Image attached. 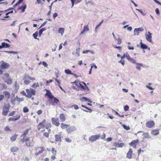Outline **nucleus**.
Instances as JSON below:
<instances>
[{"label": "nucleus", "instance_id": "nucleus-1", "mask_svg": "<svg viewBox=\"0 0 161 161\" xmlns=\"http://www.w3.org/2000/svg\"><path fill=\"white\" fill-rule=\"evenodd\" d=\"M24 83L26 85L29 84L31 81H34L35 78L33 77L30 76L29 74H25L24 75L23 78Z\"/></svg>", "mask_w": 161, "mask_h": 161}, {"label": "nucleus", "instance_id": "nucleus-2", "mask_svg": "<svg viewBox=\"0 0 161 161\" xmlns=\"http://www.w3.org/2000/svg\"><path fill=\"white\" fill-rule=\"evenodd\" d=\"M46 93L45 95L47 96L49 98V101L50 102L51 101L53 100V102L56 103H57L59 102V100L56 98L48 90H46Z\"/></svg>", "mask_w": 161, "mask_h": 161}, {"label": "nucleus", "instance_id": "nucleus-3", "mask_svg": "<svg viewBox=\"0 0 161 161\" xmlns=\"http://www.w3.org/2000/svg\"><path fill=\"white\" fill-rule=\"evenodd\" d=\"M10 107V104L8 103L5 104L3 107L2 114L4 116H6L8 112Z\"/></svg>", "mask_w": 161, "mask_h": 161}, {"label": "nucleus", "instance_id": "nucleus-4", "mask_svg": "<svg viewBox=\"0 0 161 161\" xmlns=\"http://www.w3.org/2000/svg\"><path fill=\"white\" fill-rule=\"evenodd\" d=\"M26 92L27 93V96L29 98L31 97L32 95H35V91L32 88L26 89Z\"/></svg>", "mask_w": 161, "mask_h": 161}, {"label": "nucleus", "instance_id": "nucleus-5", "mask_svg": "<svg viewBox=\"0 0 161 161\" xmlns=\"http://www.w3.org/2000/svg\"><path fill=\"white\" fill-rule=\"evenodd\" d=\"M100 137V136L99 135H95L91 136L89 138V141L92 142L96 141Z\"/></svg>", "mask_w": 161, "mask_h": 161}, {"label": "nucleus", "instance_id": "nucleus-6", "mask_svg": "<svg viewBox=\"0 0 161 161\" xmlns=\"http://www.w3.org/2000/svg\"><path fill=\"white\" fill-rule=\"evenodd\" d=\"M145 37L147 41L151 43L152 42V34L150 32L148 31L147 32H146L145 34Z\"/></svg>", "mask_w": 161, "mask_h": 161}, {"label": "nucleus", "instance_id": "nucleus-7", "mask_svg": "<svg viewBox=\"0 0 161 161\" xmlns=\"http://www.w3.org/2000/svg\"><path fill=\"white\" fill-rule=\"evenodd\" d=\"M25 144L27 147L32 146L33 145V141L31 138H29L26 139L25 140Z\"/></svg>", "mask_w": 161, "mask_h": 161}, {"label": "nucleus", "instance_id": "nucleus-8", "mask_svg": "<svg viewBox=\"0 0 161 161\" xmlns=\"http://www.w3.org/2000/svg\"><path fill=\"white\" fill-rule=\"evenodd\" d=\"M9 66V64L7 63L4 62L2 61L1 62V64L0 65V67L3 69H7Z\"/></svg>", "mask_w": 161, "mask_h": 161}, {"label": "nucleus", "instance_id": "nucleus-9", "mask_svg": "<svg viewBox=\"0 0 161 161\" xmlns=\"http://www.w3.org/2000/svg\"><path fill=\"white\" fill-rule=\"evenodd\" d=\"M155 125V123L153 120H150L146 123V126L148 128H151Z\"/></svg>", "mask_w": 161, "mask_h": 161}, {"label": "nucleus", "instance_id": "nucleus-10", "mask_svg": "<svg viewBox=\"0 0 161 161\" xmlns=\"http://www.w3.org/2000/svg\"><path fill=\"white\" fill-rule=\"evenodd\" d=\"M144 30L143 28L142 27H140L135 28L134 30V35H138L140 32L143 31Z\"/></svg>", "mask_w": 161, "mask_h": 161}, {"label": "nucleus", "instance_id": "nucleus-11", "mask_svg": "<svg viewBox=\"0 0 161 161\" xmlns=\"http://www.w3.org/2000/svg\"><path fill=\"white\" fill-rule=\"evenodd\" d=\"M76 128L75 126H71L66 129V130L68 133H71L76 130Z\"/></svg>", "mask_w": 161, "mask_h": 161}, {"label": "nucleus", "instance_id": "nucleus-12", "mask_svg": "<svg viewBox=\"0 0 161 161\" xmlns=\"http://www.w3.org/2000/svg\"><path fill=\"white\" fill-rule=\"evenodd\" d=\"M52 121L53 124L57 126H58L60 124L59 122L58 118H53L52 119Z\"/></svg>", "mask_w": 161, "mask_h": 161}, {"label": "nucleus", "instance_id": "nucleus-13", "mask_svg": "<svg viewBox=\"0 0 161 161\" xmlns=\"http://www.w3.org/2000/svg\"><path fill=\"white\" fill-rule=\"evenodd\" d=\"M46 120L43 119L42 122L39 123L37 126V128L39 130H40L42 128H45Z\"/></svg>", "mask_w": 161, "mask_h": 161}, {"label": "nucleus", "instance_id": "nucleus-14", "mask_svg": "<svg viewBox=\"0 0 161 161\" xmlns=\"http://www.w3.org/2000/svg\"><path fill=\"white\" fill-rule=\"evenodd\" d=\"M44 151V149L42 147H38L36 149V152L35 153V155H37L42 153Z\"/></svg>", "mask_w": 161, "mask_h": 161}, {"label": "nucleus", "instance_id": "nucleus-15", "mask_svg": "<svg viewBox=\"0 0 161 161\" xmlns=\"http://www.w3.org/2000/svg\"><path fill=\"white\" fill-rule=\"evenodd\" d=\"M28 130H25L24 131L23 134L21 136V137H23V138L21 139L20 140L21 142H25V140L26 139H25V138L28 133Z\"/></svg>", "mask_w": 161, "mask_h": 161}, {"label": "nucleus", "instance_id": "nucleus-16", "mask_svg": "<svg viewBox=\"0 0 161 161\" xmlns=\"http://www.w3.org/2000/svg\"><path fill=\"white\" fill-rule=\"evenodd\" d=\"M138 142V139L134 140H133L130 143H129V144L130 145L132 146L133 147L135 148L136 147V144Z\"/></svg>", "mask_w": 161, "mask_h": 161}, {"label": "nucleus", "instance_id": "nucleus-17", "mask_svg": "<svg viewBox=\"0 0 161 161\" xmlns=\"http://www.w3.org/2000/svg\"><path fill=\"white\" fill-rule=\"evenodd\" d=\"M133 153V150L131 148L129 149V151L127 152L126 155V158H128L130 159L132 158V155Z\"/></svg>", "mask_w": 161, "mask_h": 161}, {"label": "nucleus", "instance_id": "nucleus-18", "mask_svg": "<svg viewBox=\"0 0 161 161\" xmlns=\"http://www.w3.org/2000/svg\"><path fill=\"white\" fill-rule=\"evenodd\" d=\"M124 145L123 143H119L117 142L114 143L113 145L114 147H122Z\"/></svg>", "mask_w": 161, "mask_h": 161}, {"label": "nucleus", "instance_id": "nucleus-19", "mask_svg": "<svg viewBox=\"0 0 161 161\" xmlns=\"http://www.w3.org/2000/svg\"><path fill=\"white\" fill-rule=\"evenodd\" d=\"M20 118V116L19 115H17V116H13L12 117H10L8 119V121H16L17 120L19 119Z\"/></svg>", "mask_w": 161, "mask_h": 161}, {"label": "nucleus", "instance_id": "nucleus-20", "mask_svg": "<svg viewBox=\"0 0 161 161\" xmlns=\"http://www.w3.org/2000/svg\"><path fill=\"white\" fill-rule=\"evenodd\" d=\"M13 88L14 90V91L15 92L18 90L19 88V85L17 83V82L16 81H15L14 82V84L13 86Z\"/></svg>", "mask_w": 161, "mask_h": 161}, {"label": "nucleus", "instance_id": "nucleus-21", "mask_svg": "<svg viewBox=\"0 0 161 161\" xmlns=\"http://www.w3.org/2000/svg\"><path fill=\"white\" fill-rule=\"evenodd\" d=\"M79 100L82 102L88 101V102L91 103L92 102L90 100V99L88 98L85 97H81L79 99Z\"/></svg>", "mask_w": 161, "mask_h": 161}, {"label": "nucleus", "instance_id": "nucleus-22", "mask_svg": "<svg viewBox=\"0 0 161 161\" xmlns=\"http://www.w3.org/2000/svg\"><path fill=\"white\" fill-rule=\"evenodd\" d=\"M136 64V69L140 71L141 70V67L143 66V64L142 63L136 62L135 64Z\"/></svg>", "mask_w": 161, "mask_h": 161}, {"label": "nucleus", "instance_id": "nucleus-23", "mask_svg": "<svg viewBox=\"0 0 161 161\" xmlns=\"http://www.w3.org/2000/svg\"><path fill=\"white\" fill-rule=\"evenodd\" d=\"M55 141H60L61 140V135L60 133L59 134L56 135L55 136Z\"/></svg>", "mask_w": 161, "mask_h": 161}, {"label": "nucleus", "instance_id": "nucleus-24", "mask_svg": "<svg viewBox=\"0 0 161 161\" xmlns=\"http://www.w3.org/2000/svg\"><path fill=\"white\" fill-rule=\"evenodd\" d=\"M19 150V148L17 147H11L10 151L14 153L17 152Z\"/></svg>", "mask_w": 161, "mask_h": 161}, {"label": "nucleus", "instance_id": "nucleus-25", "mask_svg": "<svg viewBox=\"0 0 161 161\" xmlns=\"http://www.w3.org/2000/svg\"><path fill=\"white\" fill-rule=\"evenodd\" d=\"M70 125L65 124L64 123L61 124L60 127L62 129H67L69 126Z\"/></svg>", "mask_w": 161, "mask_h": 161}, {"label": "nucleus", "instance_id": "nucleus-26", "mask_svg": "<svg viewBox=\"0 0 161 161\" xmlns=\"http://www.w3.org/2000/svg\"><path fill=\"white\" fill-rule=\"evenodd\" d=\"M59 119L62 122H64L65 120V117L63 114H60L59 115Z\"/></svg>", "mask_w": 161, "mask_h": 161}, {"label": "nucleus", "instance_id": "nucleus-27", "mask_svg": "<svg viewBox=\"0 0 161 161\" xmlns=\"http://www.w3.org/2000/svg\"><path fill=\"white\" fill-rule=\"evenodd\" d=\"M151 134L153 135L157 136L159 134V130H153L151 132Z\"/></svg>", "mask_w": 161, "mask_h": 161}, {"label": "nucleus", "instance_id": "nucleus-28", "mask_svg": "<svg viewBox=\"0 0 161 161\" xmlns=\"http://www.w3.org/2000/svg\"><path fill=\"white\" fill-rule=\"evenodd\" d=\"M140 45L141 46V47L143 49H146L147 48L148 46H147L146 44L143 43L142 42V41L141 40V42H140Z\"/></svg>", "mask_w": 161, "mask_h": 161}, {"label": "nucleus", "instance_id": "nucleus-29", "mask_svg": "<svg viewBox=\"0 0 161 161\" xmlns=\"http://www.w3.org/2000/svg\"><path fill=\"white\" fill-rule=\"evenodd\" d=\"M142 136H143V138H150L151 137L149 135L148 133H144L142 135Z\"/></svg>", "mask_w": 161, "mask_h": 161}, {"label": "nucleus", "instance_id": "nucleus-30", "mask_svg": "<svg viewBox=\"0 0 161 161\" xmlns=\"http://www.w3.org/2000/svg\"><path fill=\"white\" fill-rule=\"evenodd\" d=\"M91 53V54H95V52H94L93 51H91V50H85L84 51H82V53Z\"/></svg>", "mask_w": 161, "mask_h": 161}, {"label": "nucleus", "instance_id": "nucleus-31", "mask_svg": "<svg viewBox=\"0 0 161 161\" xmlns=\"http://www.w3.org/2000/svg\"><path fill=\"white\" fill-rule=\"evenodd\" d=\"M2 48H8L9 47V45L8 43H5V42H2L1 45Z\"/></svg>", "mask_w": 161, "mask_h": 161}, {"label": "nucleus", "instance_id": "nucleus-32", "mask_svg": "<svg viewBox=\"0 0 161 161\" xmlns=\"http://www.w3.org/2000/svg\"><path fill=\"white\" fill-rule=\"evenodd\" d=\"M5 82L8 84H11L12 83V79L10 78H8V79L5 80Z\"/></svg>", "mask_w": 161, "mask_h": 161}, {"label": "nucleus", "instance_id": "nucleus-33", "mask_svg": "<svg viewBox=\"0 0 161 161\" xmlns=\"http://www.w3.org/2000/svg\"><path fill=\"white\" fill-rule=\"evenodd\" d=\"M17 135H14L11 136L10 138L12 142L14 141L17 137Z\"/></svg>", "mask_w": 161, "mask_h": 161}, {"label": "nucleus", "instance_id": "nucleus-34", "mask_svg": "<svg viewBox=\"0 0 161 161\" xmlns=\"http://www.w3.org/2000/svg\"><path fill=\"white\" fill-rule=\"evenodd\" d=\"M46 28H42L40 30V31H39V37H40L41 36V35L42 34L43 32L46 31Z\"/></svg>", "mask_w": 161, "mask_h": 161}, {"label": "nucleus", "instance_id": "nucleus-35", "mask_svg": "<svg viewBox=\"0 0 161 161\" xmlns=\"http://www.w3.org/2000/svg\"><path fill=\"white\" fill-rule=\"evenodd\" d=\"M38 33L37 32H36L35 33L33 34V36L35 39H36L39 40V38H37V37L38 36Z\"/></svg>", "mask_w": 161, "mask_h": 161}, {"label": "nucleus", "instance_id": "nucleus-36", "mask_svg": "<svg viewBox=\"0 0 161 161\" xmlns=\"http://www.w3.org/2000/svg\"><path fill=\"white\" fill-rule=\"evenodd\" d=\"M3 93L8 99L10 97V94L9 92L7 91H4L3 92Z\"/></svg>", "mask_w": 161, "mask_h": 161}, {"label": "nucleus", "instance_id": "nucleus-37", "mask_svg": "<svg viewBox=\"0 0 161 161\" xmlns=\"http://www.w3.org/2000/svg\"><path fill=\"white\" fill-rule=\"evenodd\" d=\"M64 29L63 28H60L58 30V33L61 34L62 36L64 32Z\"/></svg>", "mask_w": 161, "mask_h": 161}, {"label": "nucleus", "instance_id": "nucleus-38", "mask_svg": "<svg viewBox=\"0 0 161 161\" xmlns=\"http://www.w3.org/2000/svg\"><path fill=\"white\" fill-rule=\"evenodd\" d=\"M26 8V5L25 4L20 7L19 8V9H21L22 12H24Z\"/></svg>", "mask_w": 161, "mask_h": 161}, {"label": "nucleus", "instance_id": "nucleus-39", "mask_svg": "<svg viewBox=\"0 0 161 161\" xmlns=\"http://www.w3.org/2000/svg\"><path fill=\"white\" fill-rule=\"evenodd\" d=\"M16 100V97L11 98V103L13 105L14 104Z\"/></svg>", "mask_w": 161, "mask_h": 161}, {"label": "nucleus", "instance_id": "nucleus-40", "mask_svg": "<svg viewBox=\"0 0 161 161\" xmlns=\"http://www.w3.org/2000/svg\"><path fill=\"white\" fill-rule=\"evenodd\" d=\"M51 123H48L45 126V128L46 129H48L49 128H51Z\"/></svg>", "mask_w": 161, "mask_h": 161}, {"label": "nucleus", "instance_id": "nucleus-41", "mask_svg": "<svg viewBox=\"0 0 161 161\" xmlns=\"http://www.w3.org/2000/svg\"><path fill=\"white\" fill-rule=\"evenodd\" d=\"M50 131H51L50 129H48V133H47V132H44L43 133V135L47 137H48V136H49V133L50 132Z\"/></svg>", "mask_w": 161, "mask_h": 161}, {"label": "nucleus", "instance_id": "nucleus-42", "mask_svg": "<svg viewBox=\"0 0 161 161\" xmlns=\"http://www.w3.org/2000/svg\"><path fill=\"white\" fill-rule=\"evenodd\" d=\"M130 62H131L133 64H135L136 63V60L131 57L128 60Z\"/></svg>", "mask_w": 161, "mask_h": 161}, {"label": "nucleus", "instance_id": "nucleus-43", "mask_svg": "<svg viewBox=\"0 0 161 161\" xmlns=\"http://www.w3.org/2000/svg\"><path fill=\"white\" fill-rule=\"evenodd\" d=\"M9 74L8 73H5L4 75L3 79L4 80H6V79H8L9 77Z\"/></svg>", "mask_w": 161, "mask_h": 161}, {"label": "nucleus", "instance_id": "nucleus-44", "mask_svg": "<svg viewBox=\"0 0 161 161\" xmlns=\"http://www.w3.org/2000/svg\"><path fill=\"white\" fill-rule=\"evenodd\" d=\"M122 126L123 128L126 130H129L130 129V127L128 126L125 125H123Z\"/></svg>", "mask_w": 161, "mask_h": 161}, {"label": "nucleus", "instance_id": "nucleus-45", "mask_svg": "<svg viewBox=\"0 0 161 161\" xmlns=\"http://www.w3.org/2000/svg\"><path fill=\"white\" fill-rule=\"evenodd\" d=\"M65 72L67 74H69L72 75V74L71 71L69 69H67L65 70Z\"/></svg>", "mask_w": 161, "mask_h": 161}, {"label": "nucleus", "instance_id": "nucleus-46", "mask_svg": "<svg viewBox=\"0 0 161 161\" xmlns=\"http://www.w3.org/2000/svg\"><path fill=\"white\" fill-rule=\"evenodd\" d=\"M5 52L8 53H13V54H16L18 53V52H14V51H5Z\"/></svg>", "mask_w": 161, "mask_h": 161}, {"label": "nucleus", "instance_id": "nucleus-47", "mask_svg": "<svg viewBox=\"0 0 161 161\" xmlns=\"http://www.w3.org/2000/svg\"><path fill=\"white\" fill-rule=\"evenodd\" d=\"M116 41H118L117 44L118 45H120L122 43V39L120 37H119L117 39V40Z\"/></svg>", "mask_w": 161, "mask_h": 161}, {"label": "nucleus", "instance_id": "nucleus-48", "mask_svg": "<svg viewBox=\"0 0 161 161\" xmlns=\"http://www.w3.org/2000/svg\"><path fill=\"white\" fill-rule=\"evenodd\" d=\"M136 9L139 11L142 15L144 16H145L146 14V13L143 12L141 9Z\"/></svg>", "mask_w": 161, "mask_h": 161}, {"label": "nucleus", "instance_id": "nucleus-49", "mask_svg": "<svg viewBox=\"0 0 161 161\" xmlns=\"http://www.w3.org/2000/svg\"><path fill=\"white\" fill-rule=\"evenodd\" d=\"M83 30L84 31H89V29L88 26L87 25H85L83 28Z\"/></svg>", "mask_w": 161, "mask_h": 161}, {"label": "nucleus", "instance_id": "nucleus-50", "mask_svg": "<svg viewBox=\"0 0 161 161\" xmlns=\"http://www.w3.org/2000/svg\"><path fill=\"white\" fill-rule=\"evenodd\" d=\"M39 86L38 83V82L37 83H34L32 86V87L34 88L35 87H38Z\"/></svg>", "mask_w": 161, "mask_h": 161}, {"label": "nucleus", "instance_id": "nucleus-51", "mask_svg": "<svg viewBox=\"0 0 161 161\" xmlns=\"http://www.w3.org/2000/svg\"><path fill=\"white\" fill-rule=\"evenodd\" d=\"M4 130L5 131H11V130H10V128L8 126H6L4 128Z\"/></svg>", "mask_w": 161, "mask_h": 161}, {"label": "nucleus", "instance_id": "nucleus-52", "mask_svg": "<svg viewBox=\"0 0 161 161\" xmlns=\"http://www.w3.org/2000/svg\"><path fill=\"white\" fill-rule=\"evenodd\" d=\"M16 100L19 102H21L24 100L23 98H19L17 96L16 97Z\"/></svg>", "mask_w": 161, "mask_h": 161}, {"label": "nucleus", "instance_id": "nucleus-53", "mask_svg": "<svg viewBox=\"0 0 161 161\" xmlns=\"http://www.w3.org/2000/svg\"><path fill=\"white\" fill-rule=\"evenodd\" d=\"M23 112L24 113H27L29 111V109L27 107H25L23 108Z\"/></svg>", "mask_w": 161, "mask_h": 161}, {"label": "nucleus", "instance_id": "nucleus-54", "mask_svg": "<svg viewBox=\"0 0 161 161\" xmlns=\"http://www.w3.org/2000/svg\"><path fill=\"white\" fill-rule=\"evenodd\" d=\"M113 46L114 48H117L120 50L121 49V47L120 46H117L116 45H113Z\"/></svg>", "mask_w": 161, "mask_h": 161}, {"label": "nucleus", "instance_id": "nucleus-55", "mask_svg": "<svg viewBox=\"0 0 161 161\" xmlns=\"http://www.w3.org/2000/svg\"><path fill=\"white\" fill-rule=\"evenodd\" d=\"M52 152L53 154L54 155H56V151L55 150V149L54 148H52Z\"/></svg>", "mask_w": 161, "mask_h": 161}, {"label": "nucleus", "instance_id": "nucleus-56", "mask_svg": "<svg viewBox=\"0 0 161 161\" xmlns=\"http://www.w3.org/2000/svg\"><path fill=\"white\" fill-rule=\"evenodd\" d=\"M81 83H83V84H84L85 86L84 90H87V91L89 90V89L88 87L86 86V84L85 82H82Z\"/></svg>", "mask_w": 161, "mask_h": 161}, {"label": "nucleus", "instance_id": "nucleus-57", "mask_svg": "<svg viewBox=\"0 0 161 161\" xmlns=\"http://www.w3.org/2000/svg\"><path fill=\"white\" fill-rule=\"evenodd\" d=\"M91 66L92 68L93 67L94 68L96 69L97 68V66L94 63L92 64H91Z\"/></svg>", "mask_w": 161, "mask_h": 161}, {"label": "nucleus", "instance_id": "nucleus-58", "mask_svg": "<svg viewBox=\"0 0 161 161\" xmlns=\"http://www.w3.org/2000/svg\"><path fill=\"white\" fill-rule=\"evenodd\" d=\"M118 62L121 63L123 66L125 65V61L124 59H121L120 61H119Z\"/></svg>", "mask_w": 161, "mask_h": 161}, {"label": "nucleus", "instance_id": "nucleus-59", "mask_svg": "<svg viewBox=\"0 0 161 161\" xmlns=\"http://www.w3.org/2000/svg\"><path fill=\"white\" fill-rule=\"evenodd\" d=\"M151 84L150 83H149L148 85H147L146 86L147 88H148L150 90H153V89L151 87L149 86V85H150Z\"/></svg>", "mask_w": 161, "mask_h": 161}, {"label": "nucleus", "instance_id": "nucleus-60", "mask_svg": "<svg viewBox=\"0 0 161 161\" xmlns=\"http://www.w3.org/2000/svg\"><path fill=\"white\" fill-rule=\"evenodd\" d=\"M124 110L125 111H127L129 110V107L127 105H126L124 107Z\"/></svg>", "mask_w": 161, "mask_h": 161}, {"label": "nucleus", "instance_id": "nucleus-61", "mask_svg": "<svg viewBox=\"0 0 161 161\" xmlns=\"http://www.w3.org/2000/svg\"><path fill=\"white\" fill-rule=\"evenodd\" d=\"M90 4L92 5H93L94 4V3L92 1H89L88 2H86V4Z\"/></svg>", "mask_w": 161, "mask_h": 161}, {"label": "nucleus", "instance_id": "nucleus-62", "mask_svg": "<svg viewBox=\"0 0 161 161\" xmlns=\"http://www.w3.org/2000/svg\"><path fill=\"white\" fill-rule=\"evenodd\" d=\"M76 53L79 56L80 55V48H77L76 50Z\"/></svg>", "mask_w": 161, "mask_h": 161}, {"label": "nucleus", "instance_id": "nucleus-63", "mask_svg": "<svg viewBox=\"0 0 161 161\" xmlns=\"http://www.w3.org/2000/svg\"><path fill=\"white\" fill-rule=\"evenodd\" d=\"M65 140L66 142H69V143H70L72 141L71 140L69 139L68 138H65Z\"/></svg>", "mask_w": 161, "mask_h": 161}, {"label": "nucleus", "instance_id": "nucleus-64", "mask_svg": "<svg viewBox=\"0 0 161 161\" xmlns=\"http://www.w3.org/2000/svg\"><path fill=\"white\" fill-rule=\"evenodd\" d=\"M144 152V151L143 150H142L141 148L138 149V155H139L141 152Z\"/></svg>", "mask_w": 161, "mask_h": 161}]
</instances>
